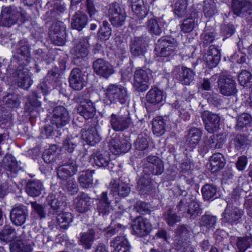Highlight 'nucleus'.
<instances>
[{
	"instance_id": "obj_1",
	"label": "nucleus",
	"mask_w": 252,
	"mask_h": 252,
	"mask_svg": "<svg viewBox=\"0 0 252 252\" xmlns=\"http://www.w3.org/2000/svg\"><path fill=\"white\" fill-rule=\"evenodd\" d=\"M130 191V188L128 185L125 183H119L118 185H113L111 187V192L107 197V193L103 192L101 194L99 202L97 205V210L99 214H108L111 210L110 205L112 198L115 199V202H117V196L126 197Z\"/></svg>"
},
{
	"instance_id": "obj_2",
	"label": "nucleus",
	"mask_w": 252,
	"mask_h": 252,
	"mask_svg": "<svg viewBox=\"0 0 252 252\" xmlns=\"http://www.w3.org/2000/svg\"><path fill=\"white\" fill-rule=\"evenodd\" d=\"M106 100L110 103L118 102L124 104L126 103L128 97L126 88L121 85L110 84L104 91Z\"/></svg>"
},
{
	"instance_id": "obj_3",
	"label": "nucleus",
	"mask_w": 252,
	"mask_h": 252,
	"mask_svg": "<svg viewBox=\"0 0 252 252\" xmlns=\"http://www.w3.org/2000/svg\"><path fill=\"white\" fill-rule=\"evenodd\" d=\"M178 46L177 42L169 37L161 38L158 40L155 48L156 54L160 57H168L171 55Z\"/></svg>"
},
{
	"instance_id": "obj_4",
	"label": "nucleus",
	"mask_w": 252,
	"mask_h": 252,
	"mask_svg": "<svg viewBox=\"0 0 252 252\" xmlns=\"http://www.w3.org/2000/svg\"><path fill=\"white\" fill-rule=\"evenodd\" d=\"M108 14L110 21L113 26L119 27L125 24L126 15L118 3H113L109 5Z\"/></svg>"
},
{
	"instance_id": "obj_5",
	"label": "nucleus",
	"mask_w": 252,
	"mask_h": 252,
	"mask_svg": "<svg viewBox=\"0 0 252 252\" xmlns=\"http://www.w3.org/2000/svg\"><path fill=\"white\" fill-rule=\"evenodd\" d=\"M149 76L147 71L142 68H137L134 73L133 87L138 92L147 91L150 87Z\"/></svg>"
},
{
	"instance_id": "obj_6",
	"label": "nucleus",
	"mask_w": 252,
	"mask_h": 252,
	"mask_svg": "<svg viewBox=\"0 0 252 252\" xmlns=\"http://www.w3.org/2000/svg\"><path fill=\"white\" fill-rule=\"evenodd\" d=\"M206 130L210 133L217 131L220 128V117L216 114L205 111L201 115Z\"/></svg>"
},
{
	"instance_id": "obj_7",
	"label": "nucleus",
	"mask_w": 252,
	"mask_h": 252,
	"mask_svg": "<svg viewBox=\"0 0 252 252\" xmlns=\"http://www.w3.org/2000/svg\"><path fill=\"white\" fill-rule=\"evenodd\" d=\"M218 86L221 94L224 95H234L237 92L235 81L227 76H222L219 78Z\"/></svg>"
},
{
	"instance_id": "obj_8",
	"label": "nucleus",
	"mask_w": 252,
	"mask_h": 252,
	"mask_svg": "<svg viewBox=\"0 0 252 252\" xmlns=\"http://www.w3.org/2000/svg\"><path fill=\"white\" fill-rule=\"evenodd\" d=\"M93 68L95 73L105 78H108L114 72L113 66L102 59H98L94 62Z\"/></svg>"
},
{
	"instance_id": "obj_9",
	"label": "nucleus",
	"mask_w": 252,
	"mask_h": 252,
	"mask_svg": "<svg viewBox=\"0 0 252 252\" xmlns=\"http://www.w3.org/2000/svg\"><path fill=\"white\" fill-rule=\"evenodd\" d=\"M243 215V211L231 203L228 204L222 214L223 222L233 223L238 220Z\"/></svg>"
},
{
	"instance_id": "obj_10",
	"label": "nucleus",
	"mask_w": 252,
	"mask_h": 252,
	"mask_svg": "<svg viewBox=\"0 0 252 252\" xmlns=\"http://www.w3.org/2000/svg\"><path fill=\"white\" fill-rule=\"evenodd\" d=\"M109 147L111 152L117 155L127 152L130 149L131 144L125 139L116 137L110 141Z\"/></svg>"
},
{
	"instance_id": "obj_11",
	"label": "nucleus",
	"mask_w": 252,
	"mask_h": 252,
	"mask_svg": "<svg viewBox=\"0 0 252 252\" xmlns=\"http://www.w3.org/2000/svg\"><path fill=\"white\" fill-rule=\"evenodd\" d=\"M133 232L140 236L147 235L151 230V225L148 220L142 217H137L132 224Z\"/></svg>"
},
{
	"instance_id": "obj_12",
	"label": "nucleus",
	"mask_w": 252,
	"mask_h": 252,
	"mask_svg": "<svg viewBox=\"0 0 252 252\" xmlns=\"http://www.w3.org/2000/svg\"><path fill=\"white\" fill-rule=\"evenodd\" d=\"M53 112V122L57 127H61L68 123V112L64 107L58 106L54 109Z\"/></svg>"
},
{
	"instance_id": "obj_13",
	"label": "nucleus",
	"mask_w": 252,
	"mask_h": 252,
	"mask_svg": "<svg viewBox=\"0 0 252 252\" xmlns=\"http://www.w3.org/2000/svg\"><path fill=\"white\" fill-rule=\"evenodd\" d=\"M77 167L76 161H70L59 167L57 172L58 176L62 180H66L76 174Z\"/></svg>"
},
{
	"instance_id": "obj_14",
	"label": "nucleus",
	"mask_w": 252,
	"mask_h": 252,
	"mask_svg": "<svg viewBox=\"0 0 252 252\" xmlns=\"http://www.w3.org/2000/svg\"><path fill=\"white\" fill-rule=\"evenodd\" d=\"M27 214V211L23 207L13 208L10 214L11 221L15 225L21 226L25 222Z\"/></svg>"
},
{
	"instance_id": "obj_15",
	"label": "nucleus",
	"mask_w": 252,
	"mask_h": 252,
	"mask_svg": "<svg viewBox=\"0 0 252 252\" xmlns=\"http://www.w3.org/2000/svg\"><path fill=\"white\" fill-rule=\"evenodd\" d=\"M85 80L82 72L78 68L73 69L69 78L70 86L76 90H80L84 86Z\"/></svg>"
},
{
	"instance_id": "obj_16",
	"label": "nucleus",
	"mask_w": 252,
	"mask_h": 252,
	"mask_svg": "<svg viewBox=\"0 0 252 252\" xmlns=\"http://www.w3.org/2000/svg\"><path fill=\"white\" fill-rule=\"evenodd\" d=\"M204 60L209 67H216L220 60V51L214 46H210L208 54L204 56Z\"/></svg>"
},
{
	"instance_id": "obj_17",
	"label": "nucleus",
	"mask_w": 252,
	"mask_h": 252,
	"mask_svg": "<svg viewBox=\"0 0 252 252\" xmlns=\"http://www.w3.org/2000/svg\"><path fill=\"white\" fill-rule=\"evenodd\" d=\"M90 160L94 165L99 167H105L108 165L110 160L108 153L100 151L94 152L91 157Z\"/></svg>"
},
{
	"instance_id": "obj_18",
	"label": "nucleus",
	"mask_w": 252,
	"mask_h": 252,
	"mask_svg": "<svg viewBox=\"0 0 252 252\" xmlns=\"http://www.w3.org/2000/svg\"><path fill=\"white\" fill-rule=\"evenodd\" d=\"M131 119L128 117H117L112 114L111 118V124L113 128L116 131L124 130L129 127Z\"/></svg>"
},
{
	"instance_id": "obj_19",
	"label": "nucleus",
	"mask_w": 252,
	"mask_h": 252,
	"mask_svg": "<svg viewBox=\"0 0 252 252\" xmlns=\"http://www.w3.org/2000/svg\"><path fill=\"white\" fill-rule=\"evenodd\" d=\"M167 25V22L162 17L158 20L152 18L148 21L147 28L150 33L159 35L161 32V28L166 27Z\"/></svg>"
},
{
	"instance_id": "obj_20",
	"label": "nucleus",
	"mask_w": 252,
	"mask_h": 252,
	"mask_svg": "<svg viewBox=\"0 0 252 252\" xmlns=\"http://www.w3.org/2000/svg\"><path fill=\"white\" fill-rule=\"evenodd\" d=\"M82 137L88 144L91 146H94L100 140V137L95 127H92L88 130L82 129Z\"/></svg>"
},
{
	"instance_id": "obj_21",
	"label": "nucleus",
	"mask_w": 252,
	"mask_h": 252,
	"mask_svg": "<svg viewBox=\"0 0 252 252\" xmlns=\"http://www.w3.org/2000/svg\"><path fill=\"white\" fill-rule=\"evenodd\" d=\"M202 132L200 129L197 128H191L187 136L186 144L193 149L197 146L200 140Z\"/></svg>"
},
{
	"instance_id": "obj_22",
	"label": "nucleus",
	"mask_w": 252,
	"mask_h": 252,
	"mask_svg": "<svg viewBox=\"0 0 252 252\" xmlns=\"http://www.w3.org/2000/svg\"><path fill=\"white\" fill-rule=\"evenodd\" d=\"M111 246L114 248L112 252H127L130 246L125 236L117 237L111 243Z\"/></svg>"
},
{
	"instance_id": "obj_23",
	"label": "nucleus",
	"mask_w": 252,
	"mask_h": 252,
	"mask_svg": "<svg viewBox=\"0 0 252 252\" xmlns=\"http://www.w3.org/2000/svg\"><path fill=\"white\" fill-rule=\"evenodd\" d=\"M77 111L85 119L92 118L95 112L93 103L89 100L82 102L78 107Z\"/></svg>"
},
{
	"instance_id": "obj_24",
	"label": "nucleus",
	"mask_w": 252,
	"mask_h": 252,
	"mask_svg": "<svg viewBox=\"0 0 252 252\" xmlns=\"http://www.w3.org/2000/svg\"><path fill=\"white\" fill-rule=\"evenodd\" d=\"M174 72H179V80L184 85H188L193 80L194 73L190 68L179 66L176 67Z\"/></svg>"
},
{
	"instance_id": "obj_25",
	"label": "nucleus",
	"mask_w": 252,
	"mask_h": 252,
	"mask_svg": "<svg viewBox=\"0 0 252 252\" xmlns=\"http://www.w3.org/2000/svg\"><path fill=\"white\" fill-rule=\"evenodd\" d=\"M74 204L78 212L84 213L89 210L91 206L90 198L85 193H81L74 200Z\"/></svg>"
},
{
	"instance_id": "obj_26",
	"label": "nucleus",
	"mask_w": 252,
	"mask_h": 252,
	"mask_svg": "<svg viewBox=\"0 0 252 252\" xmlns=\"http://www.w3.org/2000/svg\"><path fill=\"white\" fill-rule=\"evenodd\" d=\"M149 166L151 169V173L154 175H160L164 170L162 160L156 156H150L147 158Z\"/></svg>"
},
{
	"instance_id": "obj_27",
	"label": "nucleus",
	"mask_w": 252,
	"mask_h": 252,
	"mask_svg": "<svg viewBox=\"0 0 252 252\" xmlns=\"http://www.w3.org/2000/svg\"><path fill=\"white\" fill-rule=\"evenodd\" d=\"M146 100L149 103L157 104L161 102L164 98L163 92L158 88H152L146 94Z\"/></svg>"
},
{
	"instance_id": "obj_28",
	"label": "nucleus",
	"mask_w": 252,
	"mask_h": 252,
	"mask_svg": "<svg viewBox=\"0 0 252 252\" xmlns=\"http://www.w3.org/2000/svg\"><path fill=\"white\" fill-rule=\"evenodd\" d=\"M232 7L234 13L237 15L248 12L252 8V3L248 1L240 0H232Z\"/></svg>"
},
{
	"instance_id": "obj_29",
	"label": "nucleus",
	"mask_w": 252,
	"mask_h": 252,
	"mask_svg": "<svg viewBox=\"0 0 252 252\" xmlns=\"http://www.w3.org/2000/svg\"><path fill=\"white\" fill-rule=\"evenodd\" d=\"M211 170L212 172H217L222 168L225 164L223 156L220 153L213 155L210 160Z\"/></svg>"
},
{
	"instance_id": "obj_30",
	"label": "nucleus",
	"mask_w": 252,
	"mask_h": 252,
	"mask_svg": "<svg viewBox=\"0 0 252 252\" xmlns=\"http://www.w3.org/2000/svg\"><path fill=\"white\" fill-rule=\"evenodd\" d=\"M42 189L43 185L41 182L38 180H33L28 183L26 192L32 197H36L41 194Z\"/></svg>"
},
{
	"instance_id": "obj_31",
	"label": "nucleus",
	"mask_w": 252,
	"mask_h": 252,
	"mask_svg": "<svg viewBox=\"0 0 252 252\" xmlns=\"http://www.w3.org/2000/svg\"><path fill=\"white\" fill-rule=\"evenodd\" d=\"M87 22V16L84 13L79 12L74 16L71 26L73 29L80 31L85 27Z\"/></svg>"
},
{
	"instance_id": "obj_32",
	"label": "nucleus",
	"mask_w": 252,
	"mask_h": 252,
	"mask_svg": "<svg viewBox=\"0 0 252 252\" xmlns=\"http://www.w3.org/2000/svg\"><path fill=\"white\" fill-rule=\"evenodd\" d=\"M80 244L85 249H90L94 240V232L93 230H89L88 232L80 234Z\"/></svg>"
},
{
	"instance_id": "obj_33",
	"label": "nucleus",
	"mask_w": 252,
	"mask_h": 252,
	"mask_svg": "<svg viewBox=\"0 0 252 252\" xmlns=\"http://www.w3.org/2000/svg\"><path fill=\"white\" fill-rule=\"evenodd\" d=\"M94 172V170H90L81 172L78 180L81 186L83 188H89L92 186L93 183V174Z\"/></svg>"
},
{
	"instance_id": "obj_34",
	"label": "nucleus",
	"mask_w": 252,
	"mask_h": 252,
	"mask_svg": "<svg viewBox=\"0 0 252 252\" xmlns=\"http://www.w3.org/2000/svg\"><path fill=\"white\" fill-rule=\"evenodd\" d=\"M152 126L153 133L156 136H159L165 133V124L162 117L155 118L153 121Z\"/></svg>"
},
{
	"instance_id": "obj_35",
	"label": "nucleus",
	"mask_w": 252,
	"mask_h": 252,
	"mask_svg": "<svg viewBox=\"0 0 252 252\" xmlns=\"http://www.w3.org/2000/svg\"><path fill=\"white\" fill-rule=\"evenodd\" d=\"M18 75L19 76L18 86L25 89L29 88L32 85V81L29 70L25 69L22 72L20 71Z\"/></svg>"
},
{
	"instance_id": "obj_36",
	"label": "nucleus",
	"mask_w": 252,
	"mask_h": 252,
	"mask_svg": "<svg viewBox=\"0 0 252 252\" xmlns=\"http://www.w3.org/2000/svg\"><path fill=\"white\" fill-rule=\"evenodd\" d=\"M131 6L132 10L140 18L145 17L148 14V11L144 6L143 0H133Z\"/></svg>"
},
{
	"instance_id": "obj_37",
	"label": "nucleus",
	"mask_w": 252,
	"mask_h": 252,
	"mask_svg": "<svg viewBox=\"0 0 252 252\" xmlns=\"http://www.w3.org/2000/svg\"><path fill=\"white\" fill-rule=\"evenodd\" d=\"M73 217L71 213L63 212L58 215L57 220L58 224L61 228L66 229L69 224L72 221Z\"/></svg>"
},
{
	"instance_id": "obj_38",
	"label": "nucleus",
	"mask_w": 252,
	"mask_h": 252,
	"mask_svg": "<svg viewBox=\"0 0 252 252\" xmlns=\"http://www.w3.org/2000/svg\"><path fill=\"white\" fill-rule=\"evenodd\" d=\"M17 237V233L15 229L8 226H6L0 232V240L6 242H11Z\"/></svg>"
},
{
	"instance_id": "obj_39",
	"label": "nucleus",
	"mask_w": 252,
	"mask_h": 252,
	"mask_svg": "<svg viewBox=\"0 0 252 252\" xmlns=\"http://www.w3.org/2000/svg\"><path fill=\"white\" fill-rule=\"evenodd\" d=\"M88 41L87 40H83L77 44L73 49L72 52L76 56L77 58H83L88 54Z\"/></svg>"
},
{
	"instance_id": "obj_40",
	"label": "nucleus",
	"mask_w": 252,
	"mask_h": 252,
	"mask_svg": "<svg viewBox=\"0 0 252 252\" xmlns=\"http://www.w3.org/2000/svg\"><path fill=\"white\" fill-rule=\"evenodd\" d=\"M4 161H7V163L5 165V169L10 172V176H14L18 171V166L15 158L10 156H6Z\"/></svg>"
},
{
	"instance_id": "obj_41",
	"label": "nucleus",
	"mask_w": 252,
	"mask_h": 252,
	"mask_svg": "<svg viewBox=\"0 0 252 252\" xmlns=\"http://www.w3.org/2000/svg\"><path fill=\"white\" fill-rule=\"evenodd\" d=\"M238 81L245 87L252 86V74L247 70H242L238 76Z\"/></svg>"
},
{
	"instance_id": "obj_42",
	"label": "nucleus",
	"mask_w": 252,
	"mask_h": 252,
	"mask_svg": "<svg viewBox=\"0 0 252 252\" xmlns=\"http://www.w3.org/2000/svg\"><path fill=\"white\" fill-rule=\"evenodd\" d=\"M10 250L11 252H31V246L18 240L10 244Z\"/></svg>"
},
{
	"instance_id": "obj_43",
	"label": "nucleus",
	"mask_w": 252,
	"mask_h": 252,
	"mask_svg": "<svg viewBox=\"0 0 252 252\" xmlns=\"http://www.w3.org/2000/svg\"><path fill=\"white\" fill-rule=\"evenodd\" d=\"M98 36L103 40H107L111 35V28L108 22L103 21L98 32Z\"/></svg>"
},
{
	"instance_id": "obj_44",
	"label": "nucleus",
	"mask_w": 252,
	"mask_h": 252,
	"mask_svg": "<svg viewBox=\"0 0 252 252\" xmlns=\"http://www.w3.org/2000/svg\"><path fill=\"white\" fill-rule=\"evenodd\" d=\"M251 244H252V237L248 236L239 238L236 243L239 252H245Z\"/></svg>"
},
{
	"instance_id": "obj_45",
	"label": "nucleus",
	"mask_w": 252,
	"mask_h": 252,
	"mask_svg": "<svg viewBox=\"0 0 252 252\" xmlns=\"http://www.w3.org/2000/svg\"><path fill=\"white\" fill-rule=\"evenodd\" d=\"M130 51L131 54L134 56H138L143 54L144 50L140 45L139 38H135L131 40Z\"/></svg>"
},
{
	"instance_id": "obj_46",
	"label": "nucleus",
	"mask_w": 252,
	"mask_h": 252,
	"mask_svg": "<svg viewBox=\"0 0 252 252\" xmlns=\"http://www.w3.org/2000/svg\"><path fill=\"white\" fill-rule=\"evenodd\" d=\"M188 3L187 0H177L175 4L174 13L179 17L186 13Z\"/></svg>"
},
{
	"instance_id": "obj_47",
	"label": "nucleus",
	"mask_w": 252,
	"mask_h": 252,
	"mask_svg": "<svg viewBox=\"0 0 252 252\" xmlns=\"http://www.w3.org/2000/svg\"><path fill=\"white\" fill-rule=\"evenodd\" d=\"M202 195L205 200H209L213 198L216 193L217 189L210 185H205L201 189Z\"/></svg>"
},
{
	"instance_id": "obj_48",
	"label": "nucleus",
	"mask_w": 252,
	"mask_h": 252,
	"mask_svg": "<svg viewBox=\"0 0 252 252\" xmlns=\"http://www.w3.org/2000/svg\"><path fill=\"white\" fill-rule=\"evenodd\" d=\"M56 150V146L52 145L44 151L43 154V158L46 163H50L53 161L55 157Z\"/></svg>"
},
{
	"instance_id": "obj_49",
	"label": "nucleus",
	"mask_w": 252,
	"mask_h": 252,
	"mask_svg": "<svg viewBox=\"0 0 252 252\" xmlns=\"http://www.w3.org/2000/svg\"><path fill=\"white\" fill-rule=\"evenodd\" d=\"M164 218L167 223L171 226L180 220V217L177 216L171 210L165 213Z\"/></svg>"
},
{
	"instance_id": "obj_50",
	"label": "nucleus",
	"mask_w": 252,
	"mask_h": 252,
	"mask_svg": "<svg viewBox=\"0 0 252 252\" xmlns=\"http://www.w3.org/2000/svg\"><path fill=\"white\" fill-rule=\"evenodd\" d=\"M125 229V227L119 223L115 225L111 224V225L105 229V232L107 237H111L117 232H120L121 233Z\"/></svg>"
},
{
	"instance_id": "obj_51",
	"label": "nucleus",
	"mask_w": 252,
	"mask_h": 252,
	"mask_svg": "<svg viewBox=\"0 0 252 252\" xmlns=\"http://www.w3.org/2000/svg\"><path fill=\"white\" fill-rule=\"evenodd\" d=\"M195 14L193 17L188 18L185 20L181 26V30L184 32H189L192 31L195 23Z\"/></svg>"
},
{
	"instance_id": "obj_52",
	"label": "nucleus",
	"mask_w": 252,
	"mask_h": 252,
	"mask_svg": "<svg viewBox=\"0 0 252 252\" xmlns=\"http://www.w3.org/2000/svg\"><path fill=\"white\" fill-rule=\"evenodd\" d=\"M188 213L191 219H194L201 214V210L199 208V204L195 201H192L189 205Z\"/></svg>"
},
{
	"instance_id": "obj_53",
	"label": "nucleus",
	"mask_w": 252,
	"mask_h": 252,
	"mask_svg": "<svg viewBox=\"0 0 252 252\" xmlns=\"http://www.w3.org/2000/svg\"><path fill=\"white\" fill-rule=\"evenodd\" d=\"M135 148L139 150H145L149 145V141L146 136H139L135 142Z\"/></svg>"
},
{
	"instance_id": "obj_54",
	"label": "nucleus",
	"mask_w": 252,
	"mask_h": 252,
	"mask_svg": "<svg viewBox=\"0 0 252 252\" xmlns=\"http://www.w3.org/2000/svg\"><path fill=\"white\" fill-rule=\"evenodd\" d=\"M201 38L204 44L205 45H208L213 42L215 39L214 31H209L208 29L205 30L201 34Z\"/></svg>"
},
{
	"instance_id": "obj_55",
	"label": "nucleus",
	"mask_w": 252,
	"mask_h": 252,
	"mask_svg": "<svg viewBox=\"0 0 252 252\" xmlns=\"http://www.w3.org/2000/svg\"><path fill=\"white\" fill-rule=\"evenodd\" d=\"M217 218L215 217L209 215L203 216L201 218L202 225H206L209 228L214 227L216 224Z\"/></svg>"
},
{
	"instance_id": "obj_56",
	"label": "nucleus",
	"mask_w": 252,
	"mask_h": 252,
	"mask_svg": "<svg viewBox=\"0 0 252 252\" xmlns=\"http://www.w3.org/2000/svg\"><path fill=\"white\" fill-rule=\"evenodd\" d=\"M5 17L6 21L4 23V26L10 27L11 25L15 24L19 18V13L17 12L10 13L6 15H3Z\"/></svg>"
},
{
	"instance_id": "obj_57",
	"label": "nucleus",
	"mask_w": 252,
	"mask_h": 252,
	"mask_svg": "<svg viewBox=\"0 0 252 252\" xmlns=\"http://www.w3.org/2000/svg\"><path fill=\"white\" fill-rule=\"evenodd\" d=\"M76 146V144L73 138H67L63 143V148L69 153H72Z\"/></svg>"
},
{
	"instance_id": "obj_58",
	"label": "nucleus",
	"mask_w": 252,
	"mask_h": 252,
	"mask_svg": "<svg viewBox=\"0 0 252 252\" xmlns=\"http://www.w3.org/2000/svg\"><path fill=\"white\" fill-rule=\"evenodd\" d=\"M48 201L50 204L51 207L55 210V213L58 212V210L63 204V202L59 201L56 196L53 195L48 196Z\"/></svg>"
},
{
	"instance_id": "obj_59",
	"label": "nucleus",
	"mask_w": 252,
	"mask_h": 252,
	"mask_svg": "<svg viewBox=\"0 0 252 252\" xmlns=\"http://www.w3.org/2000/svg\"><path fill=\"white\" fill-rule=\"evenodd\" d=\"M251 121V117L248 114H243L238 118L237 126L243 127L249 124Z\"/></svg>"
},
{
	"instance_id": "obj_60",
	"label": "nucleus",
	"mask_w": 252,
	"mask_h": 252,
	"mask_svg": "<svg viewBox=\"0 0 252 252\" xmlns=\"http://www.w3.org/2000/svg\"><path fill=\"white\" fill-rule=\"evenodd\" d=\"M247 158L245 156L240 157L236 163V167L239 171H243L244 170L247 165Z\"/></svg>"
},
{
	"instance_id": "obj_61",
	"label": "nucleus",
	"mask_w": 252,
	"mask_h": 252,
	"mask_svg": "<svg viewBox=\"0 0 252 252\" xmlns=\"http://www.w3.org/2000/svg\"><path fill=\"white\" fill-rule=\"evenodd\" d=\"M135 209L137 212L143 214L149 210V206L145 202L138 201L135 206Z\"/></svg>"
},
{
	"instance_id": "obj_62",
	"label": "nucleus",
	"mask_w": 252,
	"mask_h": 252,
	"mask_svg": "<svg viewBox=\"0 0 252 252\" xmlns=\"http://www.w3.org/2000/svg\"><path fill=\"white\" fill-rule=\"evenodd\" d=\"M66 189L71 194L77 191V185L74 179L69 180L66 184Z\"/></svg>"
},
{
	"instance_id": "obj_63",
	"label": "nucleus",
	"mask_w": 252,
	"mask_h": 252,
	"mask_svg": "<svg viewBox=\"0 0 252 252\" xmlns=\"http://www.w3.org/2000/svg\"><path fill=\"white\" fill-rule=\"evenodd\" d=\"M31 205L33 211L36 212L40 217L42 218L45 217V213L41 205L36 202H32Z\"/></svg>"
},
{
	"instance_id": "obj_64",
	"label": "nucleus",
	"mask_w": 252,
	"mask_h": 252,
	"mask_svg": "<svg viewBox=\"0 0 252 252\" xmlns=\"http://www.w3.org/2000/svg\"><path fill=\"white\" fill-rule=\"evenodd\" d=\"M248 215L252 217V196L248 198L245 203Z\"/></svg>"
}]
</instances>
